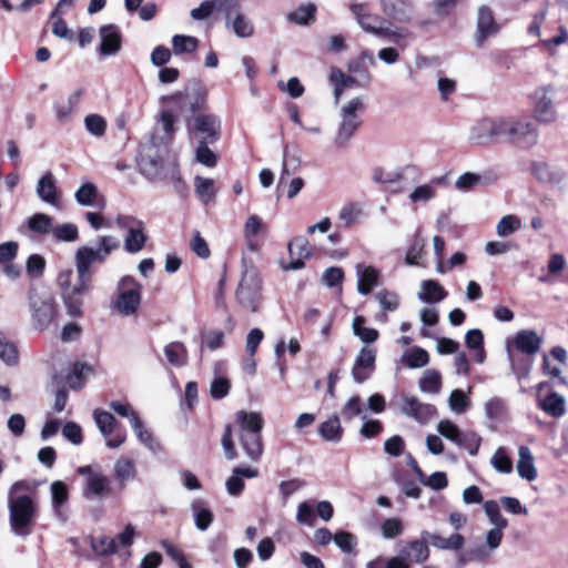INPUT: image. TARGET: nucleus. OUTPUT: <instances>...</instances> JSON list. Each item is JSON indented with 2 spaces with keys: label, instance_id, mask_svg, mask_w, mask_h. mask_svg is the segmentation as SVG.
<instances>
[{
  "label": "nucleus",
  "instance_id": "nucleus-12",
  "mask_svg": "<svg viewBox=\"0 0 568 568\" xmlns=\"http://www.w3.org/2000/svg\"><path fill=\"white\" fill-rule=\"evenodd\" d=\"M116 226L126 232L124 236V250L130 254H136L143 250L148 235L145 234V224L142 220L129 215V214H119L115 217Z\"/></svg>",
  "mask_w": 568,
  "mask_h": 568
},
{
  "label": "nucleus",
  "instance_id": "nucleus-30",
  "mask_svg": "<svg viewBox=\"0 0 568 568\" xmlns=\"http://www.w3.org/2000/svg\"><path fill=\"white\" fill-rule=\"evenodd\" d=\"M239 438L246 456L256 462L263 454L261 432H240Z\"/></svg>",
  "mask_w": 568,
  "mask_h": 568
},
{
  "label": "nucleus",
  "instance_id": "nucleus-4",
  "mask_svg": "<svg viewBox=\"0 0 568 568\" xmlns=\"http://www.w3.org/2000/svg\"><path fill=\"white\" fill-rule=\"evenodd\" d=\"M351 11L365 32L376 37H385L399 48H406V34L403 31L389 28V23L384 18L371 13L364 4H353L351 6Z\"/></svg>",
  "mask_w": 568,
  "mask_h": 568
},
{
  "label": "nucleus",
  "instance_id": "nucleus-9",
  "mask_svg": "<svg viewBox=\"0 0 568 568\" xmlns=\"http://www.w3.org/2000/svg\"><path fill=\"white\" fill-rule=\"evenodd\" d=\"M556 95L557 89L554 84L540 85L530 94L531 114L538 123L550 124L558 120Z\"/></svg>",
  "mask_w": 568,
  "mask_h": 568
},
{
  "label": "nucleus",
  "instance_id": "nucleus-38",
  "mask_svg": "<svg viewBox=\"0 0 568 568\" xmlns=\"http://www.w3.org/2000/svg\"><path fill=\"white\" fill-rule=\"evenodd\" d=\"M197 47L199 40L193 36L175 34L172 38V51L175 55L193 53Z\"/></svg>",
  "mask_w": 568,
  "mask_h": 568
},
{
  "label": "nucleus",
  "instance_id": "nucleus-19",
  "mask_svg": "<svg viewBox=\"0 0 568 568\" xmlns=\"http://www.w3.org/2000/svg\"><path fill=\"white\" fill-rule=\"evenodd\" d=\"M290 262L283 265L285 271L301 270L311 257L310 242L304 236H297L288 243Z\"/></svg>",
  "mask_w": 568,
  "mask_h": 568
},
{
  "label": "nucleus",
  "instance_id": "nucleus-29",
  "mask_svg": "<svg viewBox=\"0 0 568 568\" xmlns=\"http://www.w3.org/2000/svg\"><path fill=\"white\" fill-rule=\"evenodd\" d=\"M530 171L537 180L544 183L560 184L565 179V174L561 170L542 161L534 162L530 166Z\"/></svg>",
  "mask_w": 568,
  "mask_h": 568
},
{
  "label": "nucleus",
  "instance_id": "nucleus-58",
  "mask_svg": "<svg viewBox=\"0 0 568 568\" xmlns=\"http://www.w3.org/2000/svg\"><path fill=\"white\" fill-rule=\"evenodd\" d=\"M484 510L495 528H506L508 526L507 519L503 517L499 505L495 500L486 501Z\"/></svg>",
  "mask_w": 568,
  "mask_h": 568
},
{
  "label": "nucleus",
  "instance_id": "nucleus-47",
  "mask_svg": "<svg viewBox=\"0 0 568 568\" xmlns=\"http://www.w3.org/2000/svg\"><path fill=\"white\" fill-rule=\"evenodd\" d=\"M316 7L313 3H306L290 12L287 19L301 26H307L314 21Z\"/></svg>",
  "mask_w": 568,
  "mask_h": 568
},
{
  "label": "nucleus",
  "instance_id": "nucleus-37",
  "mask_svg": "<svg viewBox=\"0 0 568 568\" xmlns=\"http://www.w3.org/2000/svg\"><path fill=\"white\" fill-rule=\"evenodd\" d=\"M235 417L240 432H261L263 428L264 420L260 413L239 410Z\"/></svg>",
  "mask_w": 568,
  "mask_h": 568
},
{
  "label": "nucleus",
  "instance_id": "nucleus-62",
  "mask_svg": "<svg viewBox=\"0 0 568 568\" xmlns=\"http://www.w3.org/2000/svg\"><path fill=\"white\" fill-rule=\"evenodd\" d=\"M484 178L480 174L466 172L458 176L455 182V187L459 191L467 192L481 184Z\"/></svg>",
  "mask_w": 568,
  "mask_h": 568
},
{
  "label": "nucleus",
  "instance_id": "nucleus-13",
  "mask_svg": "<svg viewBox=\"0 0 568 568\" xmlns=\"http://www.w3.org/2000/svg\"><path fill=\"white\" fill-rule=\"evenodd\" d=\"M205 100L206 92L196 80L189 82L184 91L176 92L164 99L168 103L176 105L181 112L189 111L192 113L201 110Z\"/></svg>",
  "mask_w": 568,
  "mask_h": 568
},
{
  "label": "nucleus",
  "instance_id": "nucleus-2",
  "mask_svg": "<svg viewBox=\"0 0 568 568\" xmlns=\"http://www.w3.org/2000/svg\"><path fill=\"white\" fill-rule=\"evenodd\" d=\"M57 285L61 292V298L71 317L82 314L83 295L91 290V275L74 274L71 268L61 270L57 277Z\"/></svg>",
  "mask_w": 568,
  "mask_h": 568
},
{
  "label": "nucleus",
  "instance_id": "nucleus-24",
  "mask_svg": "<svg viewBox=\"0 0 568 568\" xmlns=\"http://www.w3.org/2000/svg\"><path fill=\"white\" fill-rule=\"evenodd\" d=\"M38 197L51 205H55L59 201V192L57 187L55 176L51 171H47L38 181L36 186Z\"/></svg>",
  "mask_w": 568,
  "mask_h": 568
},
{
  "label": "nucleus",
  "instance_id": "nucleus-39",
  "mask_svg": "<svg viewBox=\"0 0 568 568\" xmlns=\"http://www.w3.org/2000/svg\"><path fill=\"white\" fill-rule=\"evenodd\" d=\"M320 435L328 442H339L342 438L343 429L337 416H332L318 426Z\"/></svg>",
  "mask_w": 568,
  "mask_h": 568
},
{
  "label": "nucleus",
  "instance_id": "nucleus-1",
  "mask_svg": "<svg viewBox=\"0 0 568 568\" xmlns=\"http://www.w3.org/2000/svg\"><path fill=\"white\" fill-rule=\"evenodd\" d=\"M138 164L142 175L151 181L172 179L180 181L178 166L169 159V146L166 141L158 143L156 138H151L141 144Z\"/></svg>",
  "mask_w": 568,
  "mask_h": 568
},
{
  "label": "nucleus",
  "instance_id": "nucleus-18",
  "mask_svg": "<svg viewBox=\"0 0 568 568\" xmlns=\"http://www.w3.org/2000/svg\"><path fill=\"white\" fill-rule=\"evenodd\" d=\"M499 32L494 13L487 6H480L477 11L475 41L481 47L484 42Z\"/></svg>",
  "mask_w": 568,
  "mask_h": 568
},
{
  "label": "nucleus",
  "instance_id": "nucleus-31",
  "mask_svg": "<svg viewBox=\"0 0 568 568\" xmlns=\"http://www.w3.org/2000/svg\"><path fill=\"white\" fill-rule=\"evenodd\" d=\"M516 469L520 478L532 481L537 478V469L531 450L527 446L518 448Z\"/></svg>",
  "mask_w": 568,
  "mask_h": 568
},
{
  "label": "nucleus",
  "instance_id": "nucleus-11",
  "mask_svg": "<svg viewBox=\"0 0 568 568\" xmlns=\"http://www.w3.org/2000/svg\"><path fill=\"white\" fill-rule=\"evenodd\" d=\"M223 21L226 31L240 39L252 38L255 33V26L252 19L244 12L241 2L223 3Z\"/></svg>",
  "mask_w": 568,
  "mask_h": 568
},
{
  "label": "nucleus",
  "instance_id": "nucleus-17",
  "mask_svg": "<svg viewBox=\"0 0 568 568\" xmlns=\"http://www.w3.org/2000/svg\"><path fill=\"white\" fill-rule=\"evenodd\" d=\"M376 349L372 347H362L354 361L352 367V377L357 384L367 381L375 371Z\"/></svg>",
  "mask_w": 568,
  "mask_h": 568
},
{
  "label": "nucleus",
  "instance_id": "nucleus-32",
  "mask_svg": "<svg viewBox=\"0 0 568 568\" xmlns=\"http://www.w3.org/2000/svg\"><path fill=\"white\" fill-rule=\"evenodd\" d=\"M258 471L252 467H235L232 476L226 480V490L231 496H239L244 489L243 478H255Z\"/></svg>",
  "mask_w": 568,
  "mask_h": 568
},
{
  "label": "nucleus",
  "instance_id": "nucleus-23",
  "mask_svg": "<svg viewBox=\"0 0 568 568\" xmlns=\"http://www.w3.org/2000/svg\"><path fill=\"white\" fill-rule=\"evenodd\" d=\"M357 276V292L367 295L378 284L379 271L371 265L357 264L355 266Z\"/></svg>",
  "mask_w": 568,
  "mask_h": 568
},
{
  "label": "nucleus",
  "instance_id": "nucleus-50",
  "mask_svg": "<svg viewBox=\"0 0 568 568\" xmlns=\"http://www.w3.org/2000/svg\"><path fill=\"white\" fill-rule=\"evenodd\" d=\"M301 160L297 153H291V146L286 144L283 151L282 172L280 182H283L286 176L294 173L300 166Z\"/></svg>",
  "mask_w": 568,
  "mask_h": 568
},
{
  "label": "nucleus",
  "instance_id": "nucleus-46",
  "mask_svg": "<svg viewBox=\"0 0 568 568\" xmlns=\"http://www.w3.org/2000/svg\"><path fill=\"white\" fill-rule=\"evenodd\" d=\"M178 121V115L173 112V110L171 109H166L164 111L161 112V115H160V122H161V126H162V131H163V134L164 135H153L152 138H156L158 139V143L161 141H166L168 143L170 142L175 129H174V124L176 123Z\"/></svg>",
  "mask_w": 568,
  "mask_h": 568
},
{
  "label": "nucleus",
  "instance_id": "nucleus-15",
  "mask_svg": "<svg viewBox=\"0 0 568 568\" xmlns=\"http://www.w3.org/2000/svg\"><path fill=\"white\" fill-rule=\"evenodd\" d=\"M191 134L199 141L215 143L221 134V121L214 114H199L190 124Z\"/></svg>",
  "mask_w": 568,
  "mask_h": 568
},
{
  "label": "nucleus",
  "instance_id": "nucleus-60",
  "mask_svg": "<svg viewBox=\"0 0 568 568\" xmlns=\"http://www.w3.org/2000/svg\"><path fill=\"white\" fill-rule=\"evenodd\" d=\"M521 226L520 220L516 215L503 216L497 226L496 232L499 236H508L519 230Z\"/></svg>",
  "mask_w": 568,
  "mask_h": 568
},
{
  "label": "nucleus",
  "instance_id": "nucleus-64",
  "mask_svg": "<svg viewBox=\"0 0 568 568\" xmlns=\"http://www.w3.org/2000/svg\"><path fill=\"white\" fill-rule=\"evenodd\" d=\"M88 132L94 136H102L106 130V121L99 114H89L84 118Z\"/></svg>",
  "mask_w": 568,
  "mask_h": 568
},
{
  "label": "nucleus",
  "instance_id": "nucleus-57",
  "mask_svg": "<svg viewBox=\"0 0 568 568\" xmlns=\"http://www.w3.org/2000/svg\"><path fill=\"white\" fill-rule=\"evenodd\" d=\"M493 467L503 474H509L513 470V462L504 447H499L490 460Z\"/></svg>",
  "mask_w": 568,
  "mask_h": 568
},
{
  "label": "nucleus",
  "instance_id": "nucleus-36",
  "mask_svg": "<svg viewBox=\"0 0 568 568\" xmlns=\"http://www.w3.org/2000/svg\"><path fill=\"white\" fill-rule=\"evenodd\" d=\"M194 192L203 204L214 201L217 189L213 179L196 175L194 178Z\"/></svg>",
  "mask_w": 568,
  "mask_h": 568
},
{
  "label": "nucleus",
  "instance_id": "nucleus-22",
  "mask_svg": "<svg viewBox=\"0 0 568 568\" xmlns=\"http://www.w3.org/2000/svg\"><path fill=\"white\" fill-rule=\"evenodd\" d=\"M420 536L423 539H427L433 547L439 550L459 551L465 545V538L458 532L452 534L448 537H443L437 532L423 530Z\"/></svg>",
  "mask_w": 568,
  "mask_h": 568
},
{
  "label": "nucleus",
  "instance_id": "nucleus-59",
  "mask_svg": "<svg viewBox=\"0 0 568 568\" xmlns=\"http://www.w3.org/2000/svg\"><path fill=\"white\" fill-rule=\"evenodd\" d=\"M98 195V190L93 183L82 184L75 192L74 197L80 205L91 206Z\"/></svg>",
  "mask_w": 568,
  "mask_h": 568
},
{
  "label": "nucleus",
  "instance_id": "nucleus-3",
  "mask_svg": "<svg viewBox=\"0 0 568 568\" xmlns=\"http://www.w3.org/2000/svg\"><path fill=\"white\" fill-rule=\"evenodd\" d=\"M29 312L32 327L44 331L58 325L60 311L53 295L43 288H30L28 293Z\"/></svg>",
  "mask_w": 568,
  "mask_h": 568
},
{
  "label": "nucleus",
  "instance_id": "nucleus-16",
  "mask_svg": "<svg viewBox=\"0 0 568 568\" xmlns=\"http://www.w3.org/2000/svg\"><path fill=\"white\" fill-rule=\"evenodd\" d=\"M508 141L531 148L538 142V132L527 118L510 116Z\"/></svg>",
  "mask_w": 568,
  "mask_h": 568
},
{
  "label": "nucleus",
  "instance_id": "nucleus-28",
  "mask_svg": "<svg viewBox=\"0 0 568 568\" xmlns=\"http://www.w3.org/2000/svg\"><path fill=\"white\" fill-rule=\"evenodd\" d=\"M110 491V480L101 471L85 478L83 496L87 499H102Z\"/></svg>",
  "mask_w": 568,
  "mask_h": 568
},
{
  "label": "nucleus",
  "instance_id": "nucleus-21",
  "mask_svg": "<svg viewBox=\"0 0 568 568\" xmlns=\"http://www.w3.org/2000/svg\"><path fill=\"white\" fill-rule=\"evenodd\" d=\"M434 410L432 405L424 404L414 396H404L402 399L400 412L419 423L428 422Z\"/></svg>",
  "mask_w": 568,
  "mask_h": 568
},
{
  "label": "nucleus",
  "instance_id": "nucleus-51",
  "mask_svg": "<svg viewBox=\"0 0 568 568\" xmlns=\"http://www.w3.org/2000/svg\"><path fill=\"white\" fill-rule=\"evenodd\" d=\"M442 386L440 374L435 369H427L424 372L419 381V388L422 392L436 394Z\"/></svg>",
  "mask_w": 568,
  "mask_h": 568
},
{
  "label": "nucleus",
  "instance_id": "nucleus-35",
  "mask_svg": "<svg viewBox=\"0 0 568 568\" xmlns=\"http://www.w3.org/2000/svg\"><path fill=\"white\" fill-rule=\"evenodd\" d=\"M223 3L222 0H203L197 7L191 9L190 17L193 21L209 22L214 11L222 14Z\"/></svg>",
  "mask_w": 568,
  "mask_h": 568
},
{
  "label": "nucleus",
  "instance_id": "nucleus-8",
  "mask_svg": "<svg viewBox=\"0 0 568 568\" xmlns=\"http://www.w3.org/2000/svg\"><path fill=\"white\" fill-rule=\"evenodd\" d=\"M142 300V285L131 275L122 276L112 301V308L122 316L135 314Z\"/></svg>",
  "mask_w": 568,
  "mask_h": 568
},
{
  "label": "nucleus",
  "instance_id": "nucleus-34",
  "mask_svg": "<svg viewBox=\"0 0 568 568\" xmlns=\"http://www.w3.org/2000/svg\"><path fill=\"white\" fill-rule=\"evenodd\" d=\"M447 296L445 288L435 280H425L420 284L418 298L425 303H439Z\"/></svg>",
  "mask_w": 568,
  "mask_h": 568
},
{
  "label": "nucleus",
  "instance_id": "nucleus-55",
  "mask_svg": "<svg viewBox=\"0 0 568 568\" xmlns=\"http://www.w3.org/2000/svg\"><path fill=\"white\" fill-rule=\"evenodd\" d=\"M134 433L136 434L139 440L151 450H155L159 447V443L154 439L152 433L148 430L143 423L139 418H133V423L131 424Z\"/></svg>",
  "mask_w": 568,
  "mask_h": 568
},
{
  "label": "nucleus",
  "instance_id": "nucleus-25",
  "mask_svg": "<svg viewBox=\"0 0 568 568\" xmlns=\"http://www.w3.org/2000/svg\"><path fill=\"white\" fill-rule=\"evenodd\" d=\"M100 52L103 55H113L121 48V36L119 28L114 24H108L100 28Z\"/></svg>",
  "mask_w": 568,
  "mask_h": 568
},
{
  "label": "nucleus",
  "instance_id": "nucleus-43",
  "mask_svg": "<svg viewBox=\"0 0 568 568\" xmlns=\"http://www.w3.org/2000/svg\"><path fill=\"white\" fill-rule=\"evenodd\" d=\"M164 354L170 364L184 366L187 362V351L181 342H172L164 347Z\"/></svg>",
  "mask_w": 568,
  "mask_h": 568
},
{
  "label": "nucleus",
  "instance_id": "nucleus-52",
  "mask_svg": "<svg viewBox=\"0 0 568 568\" xmlns=\"http://www.w3.org/2000/svg\"><path fill=\"white\" fill-rule=\"evenodd\" d=\"M91 548L95 555L106 557L116 554V547L112 537L100 536L92 538Z\"/></svg>",
  "mask_w": 568,
  "mask_h": 568
},
{
  "label": "nucleus",
  "instance_id": "nucleus-33",
  "mask_svg": "<svg viewBox=\"0 0 568 568\" xmlns=\"http://www.w3.org/2000/svg\"><path fill=\"white\" fill-rule=\"evenodd\" d=\"M537 404L540 409L551 417H560L566 410V400L560 394L552 392L545 398L538 395Z\"/></svg>",
  "mask_w": 568,
  "mask_h": 568
},
{
  "label": "nucleus",
  "instance_id": "nucleus-44",
  "mask_svg": "<svg viewBox=\"0 0 568 568\" xmlns=\"http://www.w3.org/2000/svg\"><path fill=\"white\" fill-rule=\"evenodd\" d=\"M365 318L363 316H355L352 323L353 333L363 343L371 344L377 341L379 333L375 328L365 327Z\"/></svg>",
  "mask_w": 568,
  "mask_h": 568
},
{
  "label": "nucleus",
  "instance_id": "nucleus-26",
  "mask_svg": "<svg viewBox=\"0 0 568 568\" xmlns=\"http://www.w3.org/2000/svg\"><path fill=\"white\" fill-rule=\"evenodd\" d=\"M404 558L409 562L422 564L429 558V547L427 539H415L405 541L399 550Z\"/></svg>",
  "mask_w": 568,
  "mask_h": 568
},
{
  "label": "nucleus",
  "instance_id": "nucleus-10",
  "mask_svg": "<svg viewBox=\"0 0 568 568\" xmlns=\"http://www.w3.org/2000/svg\"><path fill=\"white\" fill-rule=\"evenodd\" d=\"M262 284L257 270L245 265L235 293L237 303L252 313L258 311Z\"/></svg>",
  "mask_w": 568,
  "mask_h": 568
},
{
  "label": "nucleus",
  "instance_id": "nucleus-41",
  "mask_svg": "<svg viewBox=\"0 0 568 568\" xmlns=\"http://www.w3.org/2000/svg\"><path fill=\"white\" fill-rule=\"evenodd\" d=\"M93 417L99 430L104 437L110 436L118 429V422L111 413L95 409Z\"/></svg>",
  "mask_w": 568,
  "mask_h": 568
},
{
  "label": "nucleus",
  "instance_id": "nucleus-45",
  "mask_svg": "<svg viewBox=\"0 0 568 568\" xmlns=\"http://www.w3.org/2000/svg\"><path fill=\"white\" fill-rule=\"evenodd\" d=\"M363 215V205L357 202L346 203L338 212V220L344 226H351Z\"/></svg>",
  "mask_w": 568,
  "mask_h": 568
},
{
  "label": "nucleus",
  "instance_id": "nucleus-40",
  "mask_svg": "<svg viewBox=\"0 0 568 568\" xmlns=\"http://www.w3.org/2000/svg\"><path fill=\"white\" fill-rule=\"evenodd\" d=\"M138 470L133 460L120 458L114 464V476L121 484L131 481L136 477Z\"/></svg>",
  "mask_w": 568,
  "mask_h": 568
},
{
  "label": "nucleus",
  "instance_id": "nucleus-48",
  "mask_svg": "<svg viewBox=\"0 0 568 568\" xmlns=\"http://www.w3.org/2000/svg\"><path fill=\"white\" fill-rule=\"evenodd\" d=\"M52 508L57 515H60V507L67 503L69 490L67 485L61 480H55L50 486Z\"/></svg>",
  "mask_w": 568,
  "mask_h": 568
},
{
  "label": "nucleus",
  "instance_id": "nucleus-42",
  "mask_svg": "<svg viewBox=\"0 0 568 568\" xmlns=\"http://www.w3.org/2000/svg\"><path fill=\"white\" fill-rule=\"evenodd\" d=\"M191 508L193 511L196 528L202 531L206 530L213 521V514L211 513V510L206 508L204 506V503L200 499L194 500L191 505Z\"/></svg>",
  "mask_w": 568,
  "mask_h": 568
},
{
  "label": "nucleus",
  "instance_id": "nucleus-61",
  "mask_svg": "<svg viewBox=\"0 0 568 568\" xmlns=\"http://www.w3.org/2000/svg\"><path fill=\"white\" fill-rule=\"evenodd\" d=\"M29 229L40 234H47L52 231L51 217L44 213H37L28 221Z\"/></svg>",
  "mask_w": 568,
  "mask_h": 568
},
{
  "label": "nucleus",
  "instance_id": "nucleus-54",
  "mask_svg": "<svg viewBox=\"0 0 568 568\" xmlns=\"http://www.w3.org/2000/svg\"><path fill=\"white\" fill-rule=\"evenodd\" d=\"M465 343L468 348L477 351V361L483 363L485 359V351L483 347L484 335L480 329L474 328L466 333Z\"/></svg>",
  "mask_w": 568,
  "mask_h": 568
},
{
  "label": "nucleus",
  "instance_id": "nucleus-6",
  "mask_svg": "<svg viewBox=\"0 0 568 568\" xmlns=\"http://www.w3.org/2000/svg\"><path fill=\"white\" fill-rule=\"evenodd\" d=\"M119 246V240L112 235L100 236L97 240V247L87 245L80 246L74 256L77 272L91 275L90 267L94 263H103Z\"/></svg>",
  "mask_w": 568,
  "mask_h": 568
},
{
  "label": "nucleus",
  "instance_id": "nucleus-5",
  "mask_svg": "<svg viewBox=\"0 0 568 568\" xmlns=\"http://www.w3.org/2000/svg\"><path fill=\"white\" fill-rule=\"evenodd\" d=\"M365 110L362 97H355L343 103L339 108V124L333 143L337 149L348 146L351 139L362 124L361 114Z\"/></svg>",
  "mask_w": 568,
  "mask_h": 568
},
{
  "label": "nucleus",
  "instance_id": "nucleus-53",
  "mask_svg": "<svg viewBox=\"0 0 568 568\" xmlns=\"http://www.w3.org/2000/svg\"><path fill=\"white\" fill-rule=\"evenodd\" d=\"M206 141H199L195 149V161L207 168H214L217 163V154L209 148Z\"/></svg>",
  "mask_w": 568,
  "mask_h": 568
},
{
  "label": "nucleus",
  "instance_id": "nucleus-7",
  "mask_svg": "<svg viewBox=\"0 0 568 568\" xmlns=\"http://www.w3.org/2000/svg\"><path fill=\"white\" fill-rule=\"evenodd\" d=\"M19 485V483H16L10 489L8 501L10 513V527L17 536L26 537L31 531L30 527L33 523L36 507L30 496H13V493Z\"/></svg>",
  "mask_w": 568,
  "mask_h": 568
},
{
  "label": "nucleus",
  "instance_id": "nucleus-63",
  "mask_svg": "<svg viewBox=\"0 0 568 568\" xmlns=\"http://www.w3.org/2000/svg\"><path fill=\"white\" fill-rule=\"evenodd\" d=\"M383 11L393 19L403 20L406 4L404 0H382Z\"/></svg>",
  "mask_w": 568,
  "mask_h": 568
},
{
  "label": "nucleus",
  "instance_id": "nucleus-14",
  "mask_svg": "<svg viewBox=\"0 0 568 568\" xmlns=\"http://www.w3.org/2000/svg\"><path fill=\"white\" fill-rule=\"evenodd\" d=\"M329 82L333 85L334 101L337 104L348 89L356 87H367L372 81V74L368 70H362V75H346L338 68H332L329 72Z\"/></svg>",
  "mask_w": 568,
  "mask_h": 568
},
{
  "label": "nucleus",
  "instance_id": "nucleus-56",
  "mask_svg": "<svg viewBox=\"0 0 568 568\" xmlns=\"http://www.w3.org/2000/svg\"><path fill=\"white\" fill-rule=\"evenodd\" d=\"M0 359L8 365H14L18 362L16 345L2 333H0Z\"/></svg>",
  "mask_w": 568,
  "mask_h": 568
},
{
  "label": "nucleus",
  "instance_id": "nucleus-20",
  "mask_svg": "<svg viewBox=\"0 0 568 568\" xmlns=\"http://www.w3.org/2000/svg\"><path fill=\"white\" fill-rule=\"evenodd\" d=\"M542 338L534 329L518 331L513 337L511 345L528 356L536 355L541 347Z\"/></svg>",
  "mask_w": 568,
  "mask_h": 568
},
{
  "label": "nucleus",
  "instance_id": "nucleus-27",
  "mask_svg": "<svg viewBox=\"0 0 568 568\" xmlns=\"http://www.w3.org/2000/svg\"><path fill=\"white\" fill-rule=\"evenodd\" d=\"M469 140L479 145L496 143L494 118H486L475 123L470 128Z\"/></svg>",
  "mask_w": 568,
  "mask_h": 568
},
{
  "label": "nucleus",
  "instance_id": "nucleus-49",
  "mask_svg": "<svg viewBox=\"0 0 568 568\" xmlns=\"http://www.w3.org/2000/svg\"><path fill=\"white\" fill-rule=\"evenodd\" d=\"M403 363L409 368H420L428 364V353L422 347H413L402 357Z\"/></svg>",
  "mask_w": 568,
  "mask_h": 568
}]
</instances>
